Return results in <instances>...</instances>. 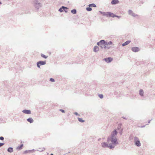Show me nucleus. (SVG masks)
<instances>
[{
    "instance_id": "obj_1",
    "label": "nucleus",
    "mask_w": 155,
    "mask_h": 155,
    "mask_svg": "<svg viewBox=\"0 0 155 155\" xmlns=\"http://www.w3.org/2000/svg\"><path fill=\"white\" fill-rule=\"evenodd\" d=\"M107 141L108 143H109L110 141L111 142V144L113 146H115V145L118 144L117 141V139L116 137L115 138H110L108 137Z\"/></svg>"
},
{
    "instance_id": "obj_2",
    "label": "nucleus",
    "mask_w": 155,
    "mask_h": 155,
    "mask_svg": "<svg viewBox=\"0 0 155 155\" xmlns=\"http://www.w3.org/2000/svg\"><path fill=\"white\" fill-rule=\"evenodd\" d=\"M101 146L103 148L108 147L110 149H112L114 147V146H113L111 143L108 144L107 142H103L101 143Z\"/></svg>"
},
{
    "instance_id": "obj_3",
    "label": "nucleus",
    "mask_w": 155,
    "mask_h": 155,
    "mask_svg": "<svg viewBox=\"0 0 155 155\" xmlns=\"http://www.w3.org/2000/svg\"><path fill=\"white\" fill-rule=\"evenodd\" d=\"M97 45L100 47L101 48H104L105 49L106 48V41L104 40H101L97 43Z\"/></svg>"
},
{
    "instance_id": "obj_4",
    "label": "nucleus",
    "mask_w": 155,
    "mask_h": 155,
    "mask_svg": "<svg viewBox=\"0 0 155 155\" xmlns=\"http://www.w3.org/2000/svg\"><path fill=\"white\" fill-rule=\"evenodd\" d=\"M34 5L36 9H38L42 5L39 2L38 0H35Z\"/></svg>"
},
{
    "instance_id": "obj_5",
    "label": "nucleus",
    "mask_w": 155,
    "mask_h": 155,
    "mask_svg": "<svg viewBox=\"0 0 155 155\" xmlns=\"http://www.w3.org/2000/svg\"><path fill=\"white\" fill-rule=\"evenodd\" d=\"M134 141L135 143V144L137 147H140L141 146V143L140 141L138 138L135 137L134 138Z\"/></svg>"
},
{
    "instance_id": "obj_6",
    "label": "nucleus",
    "mask_w": 155,
    "mask_h": 155,
    "mask_svg": "<svg viewBox=\"0 0 155 155\" xmlns=\"http://www.w3.org/2000/svg\"><path fill=\"white\" fill-rule=\"evenodd\" d=\"M117 130L116 129H114V131H113L111 133L110 136V137H108L110 138H115L116 137V136L117 135Z\"/></svg>"
},
{
    "instance_id": "obj_7",
    "label": "nucleus",
    "mask_w": 155,
    "mask_h": 155,
    "mask_svg": "<svg viewBox=\"0 0 155 155\" xmlns=\"http://www.w3.org/2000/svg\"><path fill=\"white\" fill-rule=\"evenodd\" d=\"M46 64L45 61H39L37 63V67L40 68L41 65H44Z\"/></svg>"
},
{
    "instance_id": "obj_8",
    "label": "nucleus",
    "mask_w": 155,
    "mask_h": 155,
    "mask_svg": "<svg viewBox=\"0 0 155 155\" xmlns=\"http://www.w3.org/2000/svg\"><path fill=\"white\" fill-rule=\"evenodd\" d=\"M68 8L65 6H62L58 10V11L61 12L64 11L65 12L67 13L68 12Z\"/></svg>"
},
{
    "instance_id": "obj_9",
    "label": "nucleus",
    "mask_w": 155,
    "mask_h": 155,
    "mask_svg": "<svg viewBox=\"0 0 155 155\" xmlns=\"http://www.w3.org/2000/svg\"><path fill=\"white\" fill-rule=\"evenodd\" d=\"M128 13V14L129 15H131V16H132L133 17H136L137 16V14L134 13L131 10H129Z\"/></svg>"
},
{
    "instance_id": "obj_10",
    "label": "nucleus",
    "mask_w": 155,
    "mask_h": 155,
    "mask_svg": "<svg viewBox=\"0 0 155 155\" xmlns=\"http://www.w3.org/2000/svg\"><path fill=\"white\" fill-rule=\"evenodd\" d=\"M103 60L107 63H110L113 60V58L110 57H108L104 59Z\"/></svg>"
},
{
    "instance_id": "obj_11",
    "label": "nucleus",
    "mask_w": 155,
    "mask_h": 155,
    "mask_svg": "<svg viewBox=\"0 0 155 155\" xmlns=\"http://www.w3.org/2000/svg\"><path fill=\"white\" fill-rule=\"evenodd\" d=\"M131 50L133 51L136 52L138 51H139V49L138 47H134L132 48Z\"/></svg>"
},
{
    "instance_id": "obj_12",
    "label": "nucleus",
    "mask_w": 155,
    "mask_h": 155,
    "mask_svg": "<svg viewBox=\"0 0 155 155\" xmlns=\"http://www.w3.org/2000/svg\"><path fill=\"white\" fill-rule=\"evenodd\" d=\"M22 112L24 113L27 114H30L31 113V111L30 110L26 109L23 110Z\"/></svg>"
},
{
    "instance_id": "obj_13",
    "label": "nucleus",
    "mask_w": 155,
    "mask_h": 155,
    "mask_svg": "<svg viewBox=\"0 0 155 155\" xmlns=\"http://www.w3.org/2000/svg\"><path fill=\"white\" fill-rule=\"evenodd\" d=\"M100 12L104 16L108 17L109 15V13L110 12Z\"/></svg>"
},
{
    "instance_id": "obj_14",
    "label": "nucleus",
    "mask_w": 155,
    "mask_h": 155,
    "mask_svg": "<svg viewBox=\"0 0 155 155\" xmlns=\"http://www.w3.org/2000/svg\"><path fill=\"white\" fill-rule=\"evenodd\" d=\"M99 50V48L97 46H95L94 48L93 51L95 52H97Z\"/></svg>"
},
{
    "instance_id": "obj_15",
    "label": "nucleus",
    "mask_w": 155,
    "mask_h": 155,
    "mask_svg": "<svg viewBox=\"0 0 155 155\" xmlns=\"http://www.w3.org/2000/svg\"><path fill=\"white\" fill-rule=\"evenodd\" d=\"M119 2L118 0H112L111 2V4L112 5H115Z\"/></svg>"
},
{
    "instance_id": "obj_16",
    "label": "nucleus",
    "mask_w": 155,
    "mask_h": 155,
    "mask_svg": "<svg viewBox=\"0 0 155 155\" xmlns=\"http://www.w3.org/2000/svg\"><path fill=\"white\" fill-rule=\"evenodd\" d=\"M109 15L108 17H111L113 18L117 17V15L114 14L113 13L110 12L109 13Z\"/></svg>"
},
{
    "instance_id": "obj_17",
    "label": "nucleus",
    "mask_w": 155,
    "mask_h": 155,
    "mask_svg": "<svg viewBox=\"0 0 155 155\" xmlns=\"http://www.w3.org/2000/svg\"><path fill=\"white\" fill-rule=\"evenodd\" d=\"M131 42L130 41H126L125 42L123 43L122 45L123 46H124L127 45H128L130 42Z\"/></svg>"
},
{
    "instance_id": "obj_18",
    "label": "nucleus",
    "mask_w": 155,
    "mask_h": 155,
    "mask_svg": "<svg viewBox=\"0 0 155 155\" xmlns=\"http://www.w3.org/2000/svg\"><path fill=\"white\" fill-rule=\"evenodd\" d=\"M23 146V144H21L19 146H18L17 147L16 149L18 150H20L22 149Z\"/></svg>"
},
{
    "instance_id": "obj_19",
    "label": "nucleus",
    "mask_w": 155,
    "mask_h": 155,
    "mask_svg": "<svg viewBox=\"0 0 155 155\" xmlns=\"http://www.w3.org/2000/svg\"><path fill=\"white\" fill-rule=\"evenodd\" d=\"M27 120L30 123H32L34 121L33 119L31 118H28L27 119Z\"/></svg>"
},
{
    "instance_id": "obj_20",
    "label": "nucleus",
    "mask_w": 155,
    "mask_h": 155,
    "mask_svg": "<svg viewBox=\"0 0 155 155\" xmlns=\"http://www.w3.org/2000/svg\"><path fill=\"white\" fill-rule=\"evenodd\" d=\"M7 151L9 153H12L13 152V148L12 147H9L7 149Z\"/></svg>"
},
{
    "instance_id": "obj_21",
    "label": "nucleus",
    "mask_w": 155,
    "mask_h": 155,
    "mask_svg": "<svg viewBox=\"0 0 155 155\" xmlns=\"http://www.w3.org/2000/svg\"><path fill=\"white\" fill-rule=\"evenodd\" d=\"M143 93H144V92H143V90L140 89V91H139V94H140V95L141 96H143Z\"/></svg>"
},
{
    "instance_id": "obj_22",
    "label": "nucleus",
    "mask_w": 155,
    "mask_h": 155,
    "mask_svg": "<svg viewBox=\"0 0 155 155\" xmlns=\"http://www.w3.org/2000/svg\"><path fill=\"white\" fill-rule=\"evenodd\" d=\"M88 6L90 7H96V6L95 5V4L94 3H92L91 4H90Z\"/></svg>"
},
{
    "instance_id": "obj_23",
    "label": "nucleus",
    "mask_w": 155,
    "mask_h": 155,
    "mask_svg": "<svg viewBox=\"0 0 155 155\" xmlns=\"http://www.w3.org/2000/svg\"><path fill=\"white\" fill-rule=\"evenodd\" d=\"M71 12L72 14H75L77 13V11L76 9H74L71 10Z\"/></svg>"
},
{
    "instance_id": "obj_24",
    "label": "nucleus",
    "mask_w": 155,
    "mask_h": 155,
    "mask_svg": "<svg viewBox=\"0 0 155 155\" xmlns=\"http://www.w3.org/2000/svg\"><path fill=\"white\" fill-rule=\"evenodd\" d=\"M78 121L81 122L83 123L84 122V120H83L81 118H79L78 117Z\"/></svg>"
},
{
    "instance_id": "obj_25",
    "label": "nucleus",
    "mask_w": 155,
    "mask_h": 155,
    "mask_svg": "<svg viewBox=\"0 0 155 155\" xmlns=\"http://www.w3.org/2000/svg\"><path fill=\"white\" fill-rule=\"evenodd\" d=\"M41 57H42L45 59H46L48 57V56H46L45 55L42 54H41Z\"/></svg>"
},
{
    "instance_id": "obj_26",
    "label": "nucleus",
    "mask_w": 155,
    "mask_h": 155,
    "mask_svg": "<svg viewBox=\"0 0 155 155\" xmlns=\"http://www.w3.org/2000/svg\"><path fill=\"white\" fill-rule=\"evenodd\" d=\"M112 44V42L111 41H109L108 42H106V45H110Z\"/></svg>"
},
{
    "instance_id": "obj_27",
    "label": "nucleus",
    "mask_w": 155,
    "mask_h": 155,
    "mask_svg": "<svg viewBox=\"0 0 155 155\" xmlns=\"http://www.w3.org/2000/svg\"><path fill=\"white\" fill-rule=\"evenodd\" d=\"M86 9V10L88 11H91L92 10V9L90 7H87Z\"/></svg>"
},
{
    "instance_id": "obj_28",
    "label": "nucleus",
    "mask_w": 155,
    "mask_h": 155,
    "mask_svg": "<svg viewBox=\"0 0 155 155\" xmlns=\"http://www.w3.org/2000/svg\"><path fill=\"white\" fill-rule=\"evenodd\" d=\"M98 96L101 98H102L103 97V95L102 94H99Z\"/></svg>"
},
{
    "instance_id": "obj_29",
    "label": "nucleus",
    "mask_w": 155,
    "mask_h": 155,
    "mask_svg": "<svg viewBox=\"0 0 155 155\" xmlns=\"http://www.w3.org/2000/svg\"><path fill=\"white\" fill-rule=\"evenodd\" d=\"M121 124H119L117 127V129L120 130L121 129Z\"/></svg>"
},
{
    "instance_id": "obj_30",
    "label": "nucleus",
    "mask_w": 155,
    "mask_h": 155,
    "mask_svg": "<svg viewBox=\"0 0 155 155\" xmlns=\"http://www.w3.org/2000/svg\"><path fill=\"white\" fill-rule=\"evenodd\" d=\"M50 81L51 82H54V79L53 78H50Z\"/></svg>"
},
{
    "instance_id": "obj_31",
    "label": "nucleus",
    "mask_w": 155,
    "mask_h": 155,
    "mask_svg": "<svg viewBox=\"0 0 155 155\" xmlns=\"http://www.w3.org/2000/svg\"><path fill=\"white\" fill-rule=\"evenodd\" d=\"M123 129H122L121 130V131H120V132H119V134H120V135H122V131H123Z\"/></svg>"
},
{
    "instance_id": "obj_32",
    "label": "nucleus",
    "mask_w": 155,
    "mask_h": 155,
    "mask_svg": "<svg viewBox=\"0 0 155 155\" xmlns=\"http://www.w3.org/2000/svg\"><path fill=\"white\" fill-rule=\"evenodd\" d=\"M5 144L4 143H0V147H2Z\"/></svg>"
},
{
    "instance_id": "obj_33",
    "label": "nucleus",
    "mask_w": 155,
    "mask_h": 155,
    "mask_svg": "<svg viewBox=\"0 0 155 155\" xmlns=\"http://www.w3.org/2000/svg\"><path fill=\"white\" fill-rule=\"evenodd\" d=\"M60 111H61L62 112V113H64L65 112V111L64 110H62V109H60Z\"/></svg>"
},
{
    "instance_id": "obj_34",
    "label": "nucleus",
    "mask_w": 155,
    "mask_h": 155,
    "mask_svg": "<svg viewBox=\"0 0 155 155\" xmlns=\"http://www.w3.org/2000/svg\"><path fill=\"white\" fill-rule=\"evenodd\" d=\"M0 139L1 140H3L4 139V138L3 137H0Z\"/></svg>"
},
{
    "instance_id": "obj_35",
    "label": "nucleus",
    "mask_w": 155,
    "mask_h": 155,
    "mask_svg": "<svg viewBox=\"0 0 155 155\" xmlns=\"http://www.w3.org/2000/svg\"><path fill=\"white\" fill-rule=\"evenodd\" d=\"M74 114L76 115H78L79 116V114H78L77 112H75L74 113Z\"/></svg>"
},
{
    "instance_id": "obj_36",
    "label": "nucleus",
    "mask_w": 155,
    "mask_h": 155,
    "mask_svg": "<svg viewBox=\"0 0 155 155\" xmlns=\"http://www.w3.org/2000/svg\"><path fill=\"white\" fill-rule=\"evenodd\" d=\"M117 17L118 18H120L121 17V16L117 15V17Z\"/></svg>"
},
{
    "instance_id": "obj_37",
    "label": "nucleus",
    "mask_w": 155,
    "mask_h": 155,
    "mask_svg": "<svg viewBox=\"0 0 155 155\" xmlns=\"http://www.w3.org/2000/svg\"><path fill=\"white\" fill-rule=\"evenodd\" d=\"M28 152V151L27 150H25V151L24 153H27Z\"/></svg>"
},
{
    "instance_id": "obj_38",
    "label": "nucleus",
    "mask_w": 155,
    "mask_h": 155,
    "mask_svg": "<svg viewBox=\"0 0 155 155\" xmlns=\"http://www.w3.org/2000/svg\"><path fill=\"white\" fill-rule=\"evenodd\" d=\"M122 118H124V119H126L125 117H122Z\"/></svg>"
},
{
    "instance_id": "obj_39",
    "label": "nucleus",
    "mask_w": 155,
    "mask_h": 155,
    "mask_svg": "<svg viewBox=\"0 0 155 155\" xmlns=\"http://www.w3.org/2000/svg\"><path fill=\"white\" fill-rule=\"evenodd\" d=\"M45 149L44 148H43V149L41 151H43L45 150Z\"/></svg>"
},
{
    "instance_id": "obj_40",
    "label": "nucleus",
    "mask_w": 155,
    "mask_h": 155,
    "mask_svg": "<svg viewBox=\"0 0 155 155\" xmlns=\"http://www.w3.org/2000/svg\"><path fill=\"white\" fill-rule=\"evenodd\" d=\"M150 121H151V120H149L148 121V123H150Z\"/></svg>"
},
{
    "instance_id": "obj_41",
    "label": "nucleus",
    "mask_w": 155,
    "mask_h": 155,
    "mask_svg": "<svg viewBox=\"0 0 155 155\" xmlns=\"http://www.w3.org/2000/svg\"><path fill=\"white\" fill-rule=\"evenodd\" d=\"M2 3L0 1V5L2 4Z\"/></svg>"
},
{
    "instance_id": "obj_42",
    "label": "nucleus",
    "mask_w": 155,
    "mask_h": 155,
    "mask_svg": "<svg viewBox=\"0 0 155 155\" xmlns=\"http://www.w3.org/2000/svg\"><path fill=\"white\" fill-rule=\"evenodd\" d=\"M101 139V138L99 139H98V140H99H99H100Z\"/></svg>"
},
{
    "instance_id": "obj_43",
    "label": "nucleus",
    "mask_w": 155,
    "mask_h": 155,
    "mask_svg": "<svg viewBox=\"0 0 155 155\" xmlns=\"http://www.w3.org/2000/svg\"><path fill=\"white\" fill-rule=\"evenodd\" d=\"M50 155H54V154L53 153H51Z\"/></svg>"
}]
</instances>
